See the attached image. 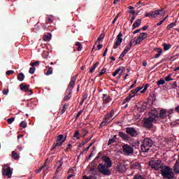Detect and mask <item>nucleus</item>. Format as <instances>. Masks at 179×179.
I'll return each instance as SVG.
<instances>
[{
    "label": "nucleus",
    "mask_w": 179,
    "mask_h": 179,
    "mask_svg": "<svg viewBox=\"0 0 179 179\" xmlns=\"http://www.w3.org/2000/svg\"><path fill=\"white\" fill-rule=\"evenodd\" d=\"M101 159L105 164L101 163L98 165V170L99 173L103 176H111V171H110V168L113 167V162H111V159L107 156L102 157Z\"/></svg>",
    "instance_id": "f257e3e1"
},
{
    "label": "nucleus",
    "mask_w": 179,
    "mask_h": 179,
    "mask_svg": "<svg viewBox=\"0 0 179 179\" xmlns=\"http://www.w3.org/2000/svg\"><path fill=\"white\" fill-rule=\"evenodd\" d=\"M157 117L153 115V113H149L148 117H145L143 119V127L144 128H146L147 129H150L152 127H153V123L155 121H157Z\"/></svg>",
    "instance_id": "f03ea898"
},
{
    "label": "nucleus",
    "mask_w": 179,
    "mask_h": 179,
    "mask_svg": "<svg viewBox=\"0 0 179 179\" xmlns=\"http://www.w3.org/2000/svg\"><path fill=\"white\" fill-rule=\"evenodd\" d=\"M161 174L163 178L166 179H173L176 177L174 172H173V169L170 166H164L161 170Z\"/></svg>",
    "instance_id": "7ed1b4c3"
},
{
    "label": "nucleus",
    "mask_w": 179,
    "mask_h": 179,
    "mask_svg": "<svg viewBox=\"0 0 179 179\" xmlns=\"http://www.w3.org/2000/svg\"><path fill=\"white\" fill-rule=\"evenodd\" d=\"M152 146H153V141H152L151 138H146L142 142L141 150L144 153H146L150 150Z\"/></svg>",
    "instance_id": "20e7f679"
},
{
    "label": "nucleus",
    "mask_w": 179,
    "mask_h": 179,
    "mask_svg": "<svg viewBox=\"0 0 179 179\" xmlns=\"http://www.w3.org/2000/svg\"><path fill=\"white\" fill-rule=\"evenodd\" d=\"M149 166L154 170L162 169V161L160 159H154L149 162Z\"/></svg>",
    "instance_id": "39448f33"
},
{
    "label": "nucleus",
    "mask_w": 179,
    "mask_h": 179,
    "mask_svg": "<svg viewBox=\"0 0 179 179\" xmlns=\"http://www.w3.org/2000/svg\"><path fill=\"white\" fill-rule=\"evenodd\" d=\"M2 174L4 177H8V178H12V174H13V171L9 166L5 165L2 169Z\"/></svg>",
    "instance_id": "423d86ee"
},
{
    "label": "nucleus",
    "mask_w": 179,
    "mask_h": 179,
    "mask_svg": "<svg viewBox=\"0 0 179 179\" xmlns=\"http://www.w3.org/2000/svg\"><path fill=\"white\" fill-rule=\"evenodd\" d=\"M123 154L125 156H130V155H134V148L132 146L125 144L122 145Z\"/></svg>",
    "instance_id": "0eeeda50"
},
{
    "label": "nucleus",
    "mask_w": 179,
    "mask_h": 179,
    "mask_svg": "<svg viewBox=\"0 0 179 179\" xmlns=\"http://www.w3.org/2000/svg\"><path fill=\"white\" fill-rule=\"evenodd\" d=\"M122 33L120 32L116 37V42L113 45L114 50H117L120 45H121V43H122Z\"/></svg>",
    "instance_id": "6e6552de"
},
{
    "label": "nucleus",
    "mask_w": 179,
    "mask_h": 179,
    "mask_svg": "<svg viewBox=\"0 0 179 179\" xmlns=\"http://www.w3.org/2000/svg\"><path fill=\"white\" fill-rule=\"evenodd\" d=\"M148 38V34L145 32H142L138 35V38L136 40V44H141L142 41L145 40V38Z\"/></svg>",
    "instance_id": "1a4fd4ad"
},
{
    "label": "nucleus",
    "mask_w": 179,
    "mask_h": 179,
    "mask_svg": "<svg viewBox=\"0 0 179 179\" xmlns=\"http://www.w3.org/2000/svg\"><path fill=\"white\" fill-rule=\"evenodd\" d=\"M126 132L128 135H130V136H138V131L134 127H127Z\"/></svg>",
    "instance_id": "9d476101"
},
{
    "label": "nucleus",
    "mask_w": 179,
    "mask_h": 179,
    "mask_svg": "<svg viewBox=\"0 0 179 179\" xmlns=\"http://www.w3.org/2000/svg\"><path fill=\"white\" fill-rule=\"evenodd\" d=\"M110 118H113V113H108L104 117V120L101 122L100 125V128H103V127H106V125H108V120Z\"/></svg>",
    "instance_id": "9b49d317"
},
{
    "label": "nucleus",
    "mask_w": 179,
    "mask_h": 179,
    "mask_svg": "<svg viewBox=\"0 0 179 179\" xmlns=\"http://www.w3.org/2000/svg\"><path fill=\"white\" fill-rule=\"evenodd\" d=\"M152 113L154 115V117H158L157 119V121H158V120H164V118H166V117H167V115L166 114V113Z\"/></svg>",
    "instance_id": "f8f14e48"
},
{
    "label": "nucleus",
    "mask_w": 179,
    "mask_h": 179,
    "mask_svg": "<svg viewBox=\"0 0 179 179\" xmlns=\"http://www.w3.org/2000/svg\"><path fill=\"white\" fill-rule=\"evenodd\" d=\"M117 171H119V173H125L127 168L125 167V165L119 164L116 166Z\"/></svg>",
    "instance_id": "ddd939ff"
},
{
    "label": "nucleus",
    "mask_w": 179,
    "mask_h": 179,
    "mask_svg": "<svg viewBox=\"0 0 179 179\" xmlns=\"http://www.w3.org/2000/svg\"><path fill=\"white\" fill-rule=\"evenodd\" d=\"M163 13H164V11L163 10L151 11V17H157V15H163Z\"/></svg>",
    "instance_id": "4468645a"
},
{
    "label": "nucleus",
    "mask_w": 179,
    "mask_h": 179,
    "mask_svg": "<svg viewBox=\"0 0 179 179\" xmlns=\"http://www.w3.org/2000/svg\"><path fill=\"white\" fill-rule=\"evenodd\" d=\"M154 51H155V52H157V54H155V55L154 56V58L157 59L160 57V55H162V54H163V49L160 48H154Z\"/></svg>",
    "instance_id": "2eb2a0df"
},
{
    "label": "nucleus",
    "mask_w": 179,
    "mask_h": 179,
    "mask_svg": "<svg viewBox=\"0 0 179 179\" xmlns=\"http://www.w3.org/2000/svg\"><path fill=\"white\" fill-rule=\"evenodd\" d=\"M74 87H75V80H73V78H71V80L70 81L66 90L72 92V90H73Z\"/></svg>",
    "instance_id": "dca6fc26"
},
{
    "label": "nucleus",
    "mask_w": 179,
    "mask_h": 179,
    "mask_svg": "<svg viewBox=\"0 0 179 179\" xmlns=\"http://www.w3.org/2000/svg\"><path fill=\"white\" fill-rule=\"evenodd\" d=\"M71 97H72V92L66 90L65 96L64 97V101H68L69 100H71Z\"/></svg>",
    "instance_id": "f3484780"
},
{
    "label": "nucleus",
    "mask_w": 179,
    "mask_h": 179,
    "mask_svg": "<svg viewBox=\"0 0 179 179\" xmlns=\"http://www.w3.org/2000/svg\"><path fill=\"white\" fill-rule=\"evenodd\" d=\"M29 87L30 85H26V83H22L20 85V89L22 92H27Z\"/></svg>",
    "instance_id": "a211bd4d"
},
{
    "label": "nucleus",
    "mask_w": 179,
    "mask_h": 179,
    "mask_svg": "<svg viewBox=\"0 0 179 179\" xmlns=\"http://www.w3.org/2000/svg\"><path fill=\"white\" fill-rule=\"evenodd\" d=\"M119 136L124 141H129V136L122 131L119 132Z\"/></svg>",
    "instance_id": "6ab92c4d"
},
{
    "label": "nucleus",
    "mask_w": 179,
    "mask_h": 179,
    "mask_svg": "<svg viewBox=\"0 0 179 179\" xmlns=\"http://www.w3.org/2000/svg\"><path fill=\"white\" fill-rule=\"evenodd\" d=\"M141 23H142V20L137 19L136 22L133 24V26H132L133 30H135V29H138V27L141 26Z\"/></svg>",
    "instance_id": "aec40b11"
},
{
    "label": "nucleus",
    "mask_w": 179,
    "mask_h": 179,
    "mask_svg": "<svg viewBox=\"0 0 179 179\" xmlns=\"http://www.w3.org/2000/svg\"><path fill=\"white\" fill-rule=\"evenodd\" d=\"M103 100L105 103H110L111 101V96L109 94H103L102 95Z\"/></svg>",
    "instance_id": "412c9836"
},
{
    "label": "nucleus",
    "mask_w": 179,
    "mask_h": 179,
    "mask_svg": "<svg viewBox=\"0 0 179 179\" xmlns=\"http://www.w3.org/2000/svg\"><path fill=\"white\" fill-rule=\"evenodd\" d=\"M146 106H148V103L144 102L143 103V105L141 106V107L138 108V109H137L138 111H139L140 113H143V111H146V110H147Z\"/></svg>",
    "instance_id": "4be33fe9"
},
{
    "label": "nucleus",
    "mask_w": 179,
    "mask_h": 179,
    "mask_svg": "<svg viewBox=\"0 0 179 179\" xmlns=\"http://www.w3.org/2000/svg\"><path fill=\"white\" fill-rule=\"evenodd\" d=\"M142 89H143V87H138L134 90H132L131 91V94H133V96H136V93H138V92H139L140 90H142Z\"/></svg>",
    "instance_id": "5701e85b"
},
{
    "label": "nucleus",
    "mask_w": 179,
    "mask_h": 179,
    "mask_svg": "<svg viewBox=\"0 0 179 179\" xmlns=\"http://www.w3.org/2000/svg\"><path fill=\"white\" fill-rule=\"evenodd\" d=\"M100 63L96 62L93 64L92 67L90 69V73H93Z\"/></svg>",
    "instance_id": "b1692460"
},
{
    "label": "nucleus",
    "mask_w": 179,
    "mask_h": 179,
    "mask_svg": "<svg viewBox=\"0 0 179 179\" xmlns=\"http://www.w3.org/2000/svg\"><path fill=\"white\" fill-rule=\"evenodd\" d=\"M12 159H14V160H17L20 156H19V154H17L16 152L13 151L11 154Z\"/></svg>",
    "instance_id": "393cba45"
},
{
    "label": "nucleus",
    "mask_w": 179,
    "mask_h": 179,
    "mask_svg": "<svg viewBox=\"0 0 179 179\" xmlns=\"http://www.w3.org/2000/svg\"><path fill=\"white\" fill-rule=\"evenodd\" d=\"M17 79L20 82H23V80H24V74L23 73H20L17 76Z\"/></svg>",
    "instance_id": "a878e982"
},
{
    "label": "nucleus",
    "mask_w": 179,
    "mask_h": 179,
    "mask_svg": "<svg viewBox=\"0 0 179 179\" xmlns=\"http://www.w3.org/2000/svg\"><path fill=\"white\" fill-rule=\"evenodd\" d=\"M164 51H169L171 48V45L170 43H164L163 44Z\"/></svg>",
    "instance_id": "bb28decb"
},
{
    "label": "nucleus",
    "mask_w": 179,
    "mask_h": 179,
    "mask_svg": "<svg viewBox=\"0 0 179 179\" xmlns=\"http://www.w3.org/2000/svg\"><path fill=\"white\" fill-rule=\"evenodd\" d=\"M51 34L48 33V35H44L43 36V40L44 41H50L51 40Z\"/></svg>",
    "instance_id": "cd10ccee"
},
{
    "label": "nucleus",
    "mask_w": 179,
    "mask_h": 179,
    "mask_svg": "<svg viewBox=\"0 0 179 179\" xmlns=\"http://www.w3.org/2000/svg\"><path fill=\"white\" fill-rule=\"evenodd\" d=\"M76 45L77 48V51H82V48H83V46L82 45V43L80 42H76Z\"/></svg>",
    "instance_id": "c85d7f7f"
},
{
    "label": "nucleus",
    "mask_w": 179,
    "mask_h": 179,
    "mask_svg": "<svg viewBox=\"0 0 179 179\" xmlns=\"http://www.w3.org/2000/svg\"><path fill=\"white\" fill-rule=\"evenodd\" d=\"M97 177H96L95 176L93 175H90V176H83L82 179H96Z\"/></svg>",
    "instance_id": "c756f323"
},
{
    "label": "nucleus",
    "mask_w": 179,
    "mask_h": 179,
    "mask_svg": "<svg viewBox=\"0 0 179 179\" xmlns=\"http://www.w3.org/2000/svg\"><path fill=\"white\" fill-rule=\"evenodd\" d=\"M132 167L136 170H139L141 169V164L136 162L133 164Z\"/></svg>",
    "instance_id": "7c9ffc66"
},
{
    "label": "nucleus",
    "mask_w": 179,
    "mask_h": 179,
    "mask_svg": "<svg viewBox=\"0 0 179 179\" xmlns=\"http://www.w3.org/2000/svg\"><path fill=\"white\" fill-rule=\"evenodd\" d=\"M132 97H135L133 94H129L128 96L126 97V99L124 101V103H127V101H129Z\"/></svg>",
    "instance_id": "2f4dec72"
},
{
    "label": "nucleus",
    "mask_w": 179,
    "mask_h": 179,
    "mask_svg": "<svg viewBox=\"0 0 179 179\" xmlns=\"http://www.w3.org/2000/svg\"><path fill=\"white\" fill-rule=\"evenodd\" d=\"M68 107H69V103H65L62 108V113H65L68 110Z\"/></svg>",
    "instance_id": "473e14b6"
},
{
    "label": "nucleus",
    "mask_w": 179,
    "mask_h": 179,
    "mask_svg": "<svg viewBox=\"0 0 179 179\" xmlns=\"http://www.w3.org/2000/svg\"><path fill=\"white\" fill-rule=\"evenodd\" d=\"M20 127L21 128H27V122L26 121H22L20 124Z\"/></svg>",
    "instance_id": "72a5a7b5"
},
{
    "label": "nucleus",
    "mask_w": 179,
    "mask_h": 179,
    "mask_svg": "<svg viewBox=\"0 0 179 179\" xmlns=\"http://www.w3.org/2000/svg\"><path fill=\"white\" fill-rule=\"evenodd\" d=\"M166 83V80L164 79H161L157 82V86H162V85H164Z\"/></svg>",
    "instance_id": "f704fd0d"
},
{
    "label": "nucleus",
    "mask_w": 179,
    "mask_h": 179,
    "mask_svg": "<svg viewBox=\"0 0 179 179\" xmlns=\"http://www.w3.org/2000/svg\"><path fill=\"white\" fill-rule=\"evenodd\" d=\"M128 9L130 10L129 11V13H131V15H135V10H134V6H129L128 7Z\"/></svg>",
    "instance_id": "c9c22d12"
},
{
    "label": "nucleus",
    "mask_w": 179,
    "mask_h": 179,
    "mask_svg": "<svg viewBox=\"0 0 179 179\" xmlns=\"http://www.w3.org/2000/svg\"><path fill=\"white\" fill-rule=\"evenodd\" d=\"M171 76H173L172 73L169 74L168 76L165 78L166 82H170V80H173V79L171 78Z\"/></svg>",
    "instance_id": "e433bc0d"
},
{
    "label": "nucleus",
    "mask_w": 179,
    "mask_h": 179,
    "mask_svg": "<svg viewBox=\"0 0 179 179\" xmlns=\"http://www.w3.org/2000/svg\"><path fill=\"white\" fill-rule=\"evenodd\" d=\"M46 76L52 75V67H49L48 71L45 73Z\"/></svg>",
    "instance_id": "4c0bfd02"
},
{
    "label": "nucleus",
    "mask_w": 179,
    "mask_h": 179,
    "mask_svg": "<svg viewBox=\"0 0 179 179\" xmlns=\"http://www.w3.org/2000/svg\"><path fill=\"white\" fill-rule=\"evenodd\" d=\"M62 164H63V163H62V161H58L57 163H56V165L57 166V170H59V169L61 168V167H62Z\"/></svg>",
    "instance_id": "58836bf2"
},
{
    "label": "nucleus",
    "mask_w": 179,
    "mask_h": 179,
    "mask_svg": "<svg viewBox=\"0 0 179 179\" xmlns=\"http://www.w3.org/2000/svg\"><path fill=\"white\" fill-rule=\"evenodd\" d=\"M45 167H46V165L45 164L43 166H41L39 169H36L35 173H41V170H43V169H45Z\"/></svg>",
    "instance_id": "ea45409f"
},
{
    "label": "nucleus",
    "mask_w": 179,
    "mask_h": 179,
    "mask_svg": "<svg viewBox=\"0 0 179 179\" xmlns=\"http://www.w3.org/2000/svg\"><path fill=\"white\" fill-rule=\"evenodd\" d=\"M90 171H91V173H92L94 176H96V174H97V171H96V168L94 167L90 168Z\"/></svg>",
    "instance_id": "a19ab883"
},
{
    "label": "nucleus",
    "mask_w": 179,
    "mask_h": 179,
    "mask_svg": "<svg viewBox=\"0 0 179 179\" xmlns=\"http://www.w3.org/2000/svg\"><path fill=\"white\" fill-rule=\"evenodd\" d=\"M115 142H117V141H115V138L109 139L108 145L110 146V145H113V143H115Z\"/></svg>",
    "instance_id": "79ce46f5"
},
{
    "label": "nucleus",
    "mask_w": 179,
    "mask_h": 179,
    "mask_svg": "<svg viewBox=\"0 0 179 179\" xmlns=\"http://www.w3.org/2000/svg\"><path fill=\"white\" fill-rule=\"evenodd\" d=\"M36 72V67H30L29 73H31V75H33Z\"/></svg>",
    "instance_id": "37998d69"
},
{
    "label": "nucleus",
    "mask_w": 179,
    "mask_h": 179,
    "mask_svg": "<svg viewBox=\"0 0 179 179\" xmlns=\"http://www.w3.org/2000/svg\"><path fill=\"white\" fill-rule=\"evenodd\" d=\"M64 142H65V139L63 140L62 142H57L56 143H54V148H57V146H61L62 145V143H64Z\"/></svg>",
    "instance_id": "c03bdc74"
},
{
    "label": "nucleus",
    "mask_w": 179,
    "mask_h": 179,
    "mask_svg": "<svg viewBox=\"0 0 179 179\" xmlns=\"http://www.w3.org/2000/svg\"><path fill=\"white\" fill-rule=\"evenodd\" d=\"M104 34H101L100 35H99V36L98 37V38H97V41H101L102 40H103L104 39Z\"/></svg>",
    "instance_id": "a18cd8bd"
},
{
    "label": "nucleus",
    "mask_w": 179,
    "mask_h": 179,
    "mask_svg": "<svg viewBox=\"0 0 179 179\" xmlns=\"http://www.w3.org/2000/svg\"><path fill=\"white\" fill-rule=\"evenodd\" d=\"M38 65H40V61H36V62L31 64V66H33V67L38 66Z\"/></svg>",
    "instance_id": "49530a36"
},
{
    "label": "nucleus",
    "mask_w": 179,
    "mask_h": 179,
    "mask_svg": "<svg viewBox=\"0 0 179 179\" xmlns=\"http://www.w3.org/2000/svg\"><path fill=\"white\" fill-rule=\"evenodd\" d=\"M80 133L79 131H76L73 135L74 138H76V139H80V137H79Z\"/></svg>",
    "instance_id": "de8ad7c7"
},
{
    "label": "nucleus",
    "mask_w": 179,
    "mask_h": 179,
    "mask_svg": "<svg viewBox=\"0 0 179 179\" xmlns=\"http://www.w3.org/2000/svg\"><path fill=\"white\" fill-rule=\"evenodd\" d=\"M148 87H149V84H145L143 90L141 91V93H145V92H146V90H148Z\"/></svg>",
    "instance_id": "09e8293b"
},
{
    "label": "nucleus",
    "mask_w": 179,
    "mask_h": 179,
    "mask_svg": "<svg viewBox=\"0 0 179 179\" xmlns=\"http://www.w3.org/2000/svg\"><path fill=\"white\" fill-rule=\"evenodd\" d=\"M139 118H141V115H139L138 113H136L134 116V121L139 120Z\"/></svg>",
    "instance_id": "8fccbe9b"
},
{
    "label": "nucleus",
    "mask_w": 179,
    "mask_h": 179,
    "mask_svg": "<svg viewBox=\"0 0 179 179\" xmlns=\"http://www.w3.org/2000/svg\"><path fill=\"white\" fill-rule=\"evenodd\" d=\"M159 110H156L154 108L155 113H167V111L164 109H159Z\"/></svg>",
    "instance_id": "3c124183"
},
{
    "label": "nucleus",
    "mask_w": 179,
    "mask_h": 179,
    "mask_svg": "<svg viewBox=\"0 0 179 179\" xmlns=\"http://www.w3.org/2000/svg\"><path fill=\"white\" fill-rule=\"evenodd\" d=\"M134 179H145L142 175L134 176Z\"/></svg>",
    "instance_id": "603ef678"
},
{
    "label": "nucleus",
    "mask_w": 179,
    "mask_h": 179,
    "mask_svg": "<svg viewBox=\"0 0 179 179\" xmlns=\"http://www.w3.org/2000/svg\"><path fill=\"white\" fill-rule=\"evenodd\" d=\"M106 72H107V69H103L99 73V76L104 75Z\"/></svg>",
    "instance_id": "864d4df0"
},
{
    "label": "nucleus",
    "mask_w": 179,
    "mask_h": 179,
    "mask_svg": "<svg viewBox=\"0 0 179 179\" xmlns=\"http://www.w3.org/2000/svg\"><path fill=\"white\" fill-rule=\"evenodd\" d=\"M8 93H9V89L4 88L3 90V94L7 96Z\"/></svg>",
    "instance_id": "5fc2aeb1"
},
{
    "label": "nucleus",
    "mask_w": 179,
    "mask_h": 179,
    "mask_svg": "<svg viewBox=\"0 0 179 179\" xmlns=\"http://www.w3.org/2000/svg\"><path fill=\"white\" fill-rule=\"evenodd\" d=\"M120 72H121V69H117L116 71H115V72L113 73V76L115 77V76L117 74V73H120Z\"/></svg>",
    "instance_id": "6e6d98bb"
},
{
    "label": "nucleus",
    "mask_w": 179,
    "mask_h": 179,
    "mask_svg": "<svg viewBox=\"0 0 179 179\" xmlns=\"http://www.w3.org/2000/svg\"><path fill=\"white\" fill-rule=\"evenodd\" d=\"M13 73H15V71H13V70H9V71H6V75H8V76L10 75H13Z\"/></svg>",
    "instance_id": "4d7b16f0"
},
{
    "label": "nucleus",
    "mask_w": 179,
    "mask_h": 179,
    "mask_svg": "<svg viewBox=\"0 0 179 179\" xmlns=\"http://www.w3.org/2000/svg\"><path fill=\"white\" fill-rule=\"evenodd\" d=\"M173 27H174V25L173 24V22L169 24L167 27L166 29L167 30H170L171 29H173Z\"/></svg>",
    "instance_id": "13d9d810"
},
{
    "label": "nucleus",
    "mask_w": 179,
    "mask_h": 179,
    "mask_svg": "<svg viewBox=\"0 0 179 179\" xmlns=\"http://www.w3.org/2000/svg\"><path fill=\"white\" fill-rule=\"evenodd\" d=\"M13 121H15V117H10L9 119L7 120V122L9 123V124H12V122H13Z\"/></svg>",
    "instance_id": "bf43d9fd"
},
{
    "label": "nucleus",
    "mask_w": 179,
    "mask_h": 179,
    "mask_svg": "<svg viewBox=\"0 0 179 179\" xmlns=\"http://www.w3.org/2000/svg\"><path fill=\"white\" fill-rule=\"evenodd\" d=\"M140 5H142L143 6H145V3H142V1H138L137 3H136V7L138 8Z\"/></svg>",
    "instance_id": "052dcab7"
},
{
    "label": "nucleus",
    "mask_w": 179,
    "mask_h": 179,
    "mask_svg": "<svg viewBox=\"0 0 179 179\" xmlns=\"http://www.w3.org/2000/svg\"><path fill=\"white\" fill-rule=\"evenodd\" d=\"M63 138H64V135L60 134L57 137V141H59V142L60 141H62Z\"/></svg>",
    "instance_id": "680f3d73"
},
{
    "label": "nucleus",
    "mask_w": 179,
    "mask_h": 179,
    "mask_svg": "<svg viewBox=\"0 0 179 179\" xmlns=\"http://www.w3.org/2000/svg\"><path fill=\"white\" fill-rule=\"evenodd\" d=\"M69 51L71 54H73V52H75V49L73 48V47H70V48H69Z\"/></svg>",
    "instance_id": "e2e57ef3"
},
{
    "label": "nucleus",
    "mask_w": 179,
    "mask_h": 179,
    "mask_svg": "<svg viewBox=\"0 0 179 179\" xmlns=\"http://www.w3.org/2000/svg\"><path fill=\"white\" fill-rule=\"evenodd\" d=\"M117 69H120V71H122V72L120 73V75H122V73H124V72H125V67L122 66Z\"/></svg>",
    "instance_id": "0e129e2a"
},
{
    "label": "nucleus",
    "mask_w": 179,
    "mask_h": 179,
    "mask_svg": "<svg viewBox=\"0 0 179 179\" xmlns=\"http://www.w3.org/2000/svg\"><path fill=\"white\" fill-rule=\"evenodd\" d=\"M172 89H177V81L173 82Z\"/></svg>",
    "instance_id": "69168bd1"
},
{
    "label": "nucleus",
    "mask_w": 179,
    "mask_h": 179,
    "mask_svg": "<svg viewBox=\"0 0 179 179\" xmlns=\"http://www.w3.org/2000/svg\"><path fill=\"white\" fill-rule=\"evenodd\" d=\"M86 99H87V94H84V95L83 96L82 103H83V101H85Z\"/></svg>",
    "instance_id": "338daca9"
},
{
    "label": "nucleus",
    "mask_w": 179,
    "mask_h": 179,
    "mask_svg": "<svg viewBox=\"0 0 179 179\" xmlns=\"http://www.w3.org/2000/svg\"><path fill=\"white\" fill-rule=\"evenodd\" d=\"M131 46H129L128 45L125 47V48H124V50H126V51H127V52H129V51H130L131 50Z\"/></svg>",
    "instance_id": "774afa93"
}]
</instances>
